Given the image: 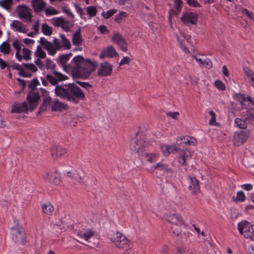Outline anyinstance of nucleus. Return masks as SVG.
I'll return each mask as SVG.
<instances>
[{"instance_id":"nucleus-3","label":"nucleus","mask_w":254,"mask_h":254,"mask_svg":"<svg viewBox=\"0 0 254 254\" xmlns=\"http://www.w3.org/2000/svg\"><path fill=\"white\" fill-rule=\"evenodd\" d=\"M74 66L72 68V74L75 77L87 78L95 70L98 64L89 59H84L82 56L75 57L72 61Z\"/></svg>"},{"instance_id":"nucleus-24","label":"nucleus","mask_w":254,"mask_h":254,"mask_svg":"<svg viewBox=\"0 0 254 254\" xmlns=\"http://www.w3.org/2000/svg\"><path fill=\"white\" fill-rule=\"evenodd\" d=\"M190 185L189 186V189L193 194H197L200 191L199 182L194 177L190 176Z\"/></svg>"},{"instance_id":"nucleus-57","label":"nucleus","mask_w":254,"mask_h":254,"mask_svg":"<svg viewBox=\"0 0 254 254\" xmlns=\"http://www.w3.org/2000/svg\"><path fill=\"white\" fill-rule=\"evenodd\" d=\"M244 72L246 75L250 78V80L254 78V72L248 67L244 68Z\"/></svg>"},{"instance_id":"nucleus-12","label":"nucleus","mask_w":254,"mask_h":254,"mask_svg":"<svg viewBox=\"0 0 254 254\" xmlns=\"http://www.w3.org/2000/svg\"><path fill=\"white\" fill-rule=\"evenodd\" d=\"M53 74V75L47 74L46 75V79L54 86H58L57 84L59 82L64 81L67 79V77L66 75L58 71H54Z\"/></svg>"},{"instance_id":"nucleus-59","label":"nucleus","mask_w":254,"mask_h":254,"mask_svg":"<svg viewBox=\"0 0 254 254\" xmlns=\"http://www.w3.org/2000/svg\"><path fill=\"white\" fill-rule=\"evenodd\" d=\"M65 31L68 32L71 29V26L69 25V22L64 19V22H63L61 26Z\"/></svg>"},{"instance_id":"nucleus-11","label":"nucleus","mask_w":254,"mask_h":254,"mask_svg":"<svg viewBox=\"0 0 254 254\" xmlns=\"http://www.w3.org/2000/svg\"><path fill=\"white\" fill-rule=\"evenodd\" d=\"M112 71V64L107 62H105L99 64L97 74L99 76L106 77L111 75Z\"/></svg>"},{"instance_id":"nucleus-40","label":"nucleus","mask_w":254,"mask_h":254,"mask_svg":"<svg viewBox=\"0 0 254 254\" xmlns=\"http://www.w3.org/2000/svg\"><path fill=\"white\" fill-rule=\"evenodd\" d=\"M0 51L4 55L8 54L10 51V45L6 42H3L0 46Z\"/></svg>"},{"instance_id":"nucleus-9","label":"nucleus","mask_w":254,"mask_h":254,"mask_svg":"<svg viewBox=\"0 0 254 254\" xmlns=\"http://www.w3.org/2000/svg\"><path fill=\"white\" fill-rule=\"evenodd\" d=\"M18 17L23 22L31 23L32 21L33 15L32 10L25 5H19L16 10Z\"/></svg>"},{"instance_id":"nucleus-64","label":"nucleus","mask_w":254,"mask_h":254,"mask_svg":"<svg viewBox=\"0 0 254 254\" xmlns=\"http://www.w3.org/2000/svg\"><path fill=\"white\" fill-rule=\"evenodd\" d=\"M53 45L55 48H56L57 51L60 50L62 48V46L60 44V43L58 39L55 38L53 40Z\"/></svg>"},{"instance_id":"nucleus-50","label":"nucleus","mask_w":254,"mask_h":254,"mask_svg":"<svg viewBox=\"0 0 254 254\" xmlns=\"http://www.w3.org/2000/svg\"><path fill=\"white\" fill-rule=\"evenodd\" d=\"M112 41L118 44L122 40H123L124 38L123 37V36L118 33H116L114 34V35L112 36Z\"/></svg>"},{"instance_id":"nucleus-39","label":"nucleus","mask_w":254,"mask_h":254,"mask_svg":"<svg viewBox=\"0 0 254 254\" xmlns=\"http://www.w3.org/2000/svg\"><path fill=\"white\" fill-rule=\"evenodd\" d=\"M42 32L46 36H51L53 33V28L47 23H44L42 25Z\"/></svg>"},{"instance_id":"nucleus-46","label":"nucleus","mask_w":254,"mask_h":254,"mask_svg":"<svg viewBox=\"0 0 254 254\" xmlns=\"http://www.w3.org/2000/svg\"><path fill=\"white\" fill-rule=\"evenodd\" d=\"M47 16L56 15L59 13V11L53 7H45L44 10Z\"/></svg>"},{"instance_id":"nucleus-38","label":"nucleus","mask_w":254,"mask_h":254,"mask_svg":"<svg viewBox=\"0 0 254 254\" xmlns=\"http://www.w3.org/2000/svg\"><path fill=\"white\" fill-rule=\"evenodd\" d=\"M195 59L200 65L204 66L205 67L210 69L212 67V64L209 59H205L203 61L201 59L195 57Z\"/></svg>"},{"instance_id":"nucleus-47","label":"nucleus","mask_w":254,"mask_h":254,"mask_svg":"<svg viewBox=\"0 0 254 254\" xmlns=\"http://www.w3.org/2000/svg\"><path fill=\"white\" fill-rule=\"evenodd\" d=\"M234 98L240 103L241 105V108L239 109L240 110L243 107L244 103L246 101V99L244 97V95L241 94H236L234 96Z\"/></svg>"},{"instance_id":"nucleus-25","label":"nucleus","mask_w":254,"mask_h":254,"mask_svg":"<svg viewBox=\"0 0 254 254\" xmlns=\"http://www.w3.org/2000/svg\"><path fill=\"white\" fill-rule=\"evenodd\" d=\"M66 153V149L60 146L54 145L51 149V154L55 159L61 158Z\"/></svg>"},{"instance_id":"nucleus-49","label":"nucleus","mask_w":254,"mask_h":254,"mask_svg":"<svg viewBox=\"0 0 254 254\" xmlns=\"http://www.w3.org/2000/svg\"><path fill=\"white\" fill-rule=\"evenodd\" d=\"M12 0H0V5L6 9H9L12 4Z\"/></svg>"},{"instance_id":"nucleus-30","label":"nucleus","mask_w":254,"mask_h":254,"mask_svg":"<svg viewBox=\"0 0 254 254\" xmlns=\"http://www.w3.org/2000/svg\"><path fill=\"white\" fill-rule=\"evenodd\" d=\"M94 232L91 229L86 230H81L78 232L77 235L80 238H83L86 241H88L94 235Z\"/></svg>"},{"instance_id":"nucleus-48","label":"nucleus","mask_w":254,"mask_h":254,"mask_svg":"<svg viewBox=\"0 0 254 254\" xmlns=\"http://www.w3.org/2000/svg\"><path fill=\"white\" fill-rule=\"evenodd\" d=\"M23 56H22V59H24L26 61L30 60L31 58V51L27 48H23L22 50Z\"/></svg>"},{"instance_id":"nucleus-19","label":"nucleus","mask_w":254,"mask_h":254,"mask_svg":"<svg viewBox=\"0 0 254 254\" xmlns=\"http://www.w3.org/2000/svg\"><path fill=\"white\" fill-rule=\"evenodd\" d=\"M46 181L54 185H58L61 182L60 174L57 172H49L45 177Z\"/></svg>"},{"instance_id":"nucleus-6","label":"nucleus","mask_w":254,"mask_h":254,"mask_svg":"<svg viewBox=\"0 0 254 254\" xmlns=\"http://www.w3.org/2000/svg\"><path fill=\"white\" fill-rule=\"evenodd\" d=\"M13 225L10 227L12 239L17 244H23L25 239V233L18 220H13Z\"/></svg>"},{"instance_id":"nucleus-56","label":"nucleus","mask_w":254,"mask_h":254,"mask_svg":"<svg viewBox=\"0 0 254 254\" xmlns=\"http://www.w3.org/2000/svg\"><path fill=\"white\" fill-rule=\"evenodd\" d=\"M118 45L120 47L122 50L124 52H127V42L126 40L124 39Z\"/></svg>"},{"instance_id":"nucleus-23","label":"nucleus","mask_w":254,"mask_h":254,"mask_svg":"<svg viewBox=\"0 0 254 254\" xmlns=\"http://www.w3.org/2000/svg\"><path fill=\"white\" fill-rule=\"evenodd\" d=\"M151 169L152 171L158 170L160 171L168 173H173V170L170 168L169 165L165 163L163 161H161L152 166Z\"/></svg>"},{"instance_id":"nucleus-55","label":"nucleus","mask_w":254,"mask_h":254,"mask_svg":"<svg viewBox=\"0 0 254 254\" xmlns=\"http://www.w3.org/2000/svg\"><path fill=\"white\" fill-rule=\"evenodd\" d=\"M23 66L30 70L32 72H36L37 70V67L33 64H23Z\"/></svg>"},{"instance_id":"nucleus-13","label":"nucleus","mask_w":254,"mask_h":254,"mask_svg":"<svg viewBox=\"0 0 254 254\" xmlns=\"http://www.w3.org/2000/svg\"><path fill=\"white\" fill-rule=\"evenodd\" d=\"M140 160L143 162L153 163L159 158V154L156 152L149 153L145 150L138 154Z\"/></svg>"},{"instance_id":"nucleus-26","label":"nucleus","mask_w":254,"mask_h":254,"mask_svg":"<svg viewBox=\"0 0 254 254\" xmlns=\"http://www.w3.org/2000/svg\"><path fill=\"white\" fill-rule=\"evenodd\" d=\"M68 108V105L64 102L55 99L52 102L51 110L52 111H62L66 110Z\"/></svg>"},{"instance_id":"nucleus-63","label":"nucleus","mask_w":254,"mask_h":254,"mask_svg":"<svg viewBox=\"0 0 254 254\" xmlns=\"http://www.w3.org/2000/svg\"><path fill=\"white\" fill-rule=\"evenodd\" d=\"M46 62H47V65H46L47 68H48V69L50 68V69H54L55 68V67H56V65L53 61H52L50 59H47Z\"/></svg>"},{"instance_id":"nucleus-42","label":"nucleus","mask_w":254,"mask_h":254,"mask_svg":"<svg viewBox=\"0 0 254 254\" xmlns=\"http://www.w3.org/2000/svg\"><path fill=\"white\" fill-rule=\"evenodd\" d=\"M35 56L38 59H44L46 57V54L40 46H38L35 52Z\"/></svg>"},{"instance_id":"nucleus-32","label":"nucleus","mask_w":254,"mask_h":254,"mask_svg":"<svg viewBox=\"0 0 254 254\" xmlns=\"http://www.w3.org/2000/svg\"><path fill=\"white\" fill-rule=\"evenodd\" d=\"M72 41L73 44L74 45H81L82 41V39L80 29H78L74 33L72 37Z\"/></svg>"},{"instance_id":"nucleus-20","label":"nucleus","mask_w":254,"mask_h":254,"mask_svg":"<svg viewBox=\"0 0 254 254\" xmlns=\"http://www.w3.org/2000/svg\"><path fill=\"white\" fill-rule=\"evenodd\" d=\"M11 28L15 32L26 33L28 31L27 25L19 20H13L10 24Z\"/></svg>"},{"instance_id":"nucleus-27","label":"nucleus","mask_w":254,"mask_h":254,"mask_svg":"<svg viewBox=\"0 0 254 254\" xmlns=\"http://www.w3.org/2000/svg\"><path fill=\"white\" fill-rule=\"evenodd\" d=\"M166 220L171 225H182L184 224L182 217L180 215L176 214H172L168 215Z\"/></svg>"},{"instance_id":"nucleus-21","label":"nucleus","mask_w":254,"mask_h":254,"mask_svg":"<svg viewBox=\"0 0 254 254\" xmlns=\"http://www.w3.org/2000/svg\"><path fill=\"white\" fill-rule=\"evenodd\" d=\"M161 150L163 155L167 157L171 153H176L179 151V147L176 144H163L161 146Z\"/></svg>"},{"instance_id":"nucleus-53","label":"nucleus","mask_w":254,"mask_h":254,"mask_svg":"<svg viewBox=\"0 0 254 254\" xmlns=\"http://www.w3.org/2000/svg\"><path fill=\"white\" fill-rule=\"evenodd\" d=\"M12 67L15 69H16L17 70H19V73L21 75H23V76H28V75H26L24 72V70H23V69L22 68V66L21 65L19 64H13L12 65Z\"/></svg>"},{"instance_id":"nucleus-44","label":"nucleus","mask_w":254,"mask_h":254,"mask_svg":"<svg viewBox=\"0 0 254 254\" xmlns=\"http://www.w3.org/2000/svg\"><path fill=\"white\" fill-rule=\"evenodd\" d=\"M86 11L87 14L90 17V18L94 17L96 15L97 10L96 7L94 6H88L86 8Z\"/></svg>"},{"instance_id":"nucleus-16","label":"nucleus","mask_w":254,"mask_h":254,"mask_svg":"<svg viewBox=\"0 0 254 254\" xmlns=\"http://www.w3.org/2000/svg\"><path fill=\"white\" fill-rule=\"evenodd\" d=\"M181 20L185 24H195L198 20L197 14L194 12H186L183 14Z\"/></svg>"},{"instance_id":"nucleus-60","label":"nucleus","mask_w":254,"mask_h":254,"mask_svg":"<svg viewBox=\"0 0 254 254\" xmlns=\"http://www.w3.org/2000/svg\"><path fill=\"white\" fill-rule=\"evenodd\" d=\"M215 86L221 90H224L225 89V86L223 83L220 80H217L215 82Z\"/></svg>"},{"instance_id":"nucleus-58","label":"nucleus","mask_w":254,"mask_h":254,"mask_svg":"<svg viewBox=\"0 0 254 254\" xmlns=\"http://www.w3.org/2000/svg\"><path fill=\"white\" fill-rule=\"evenodd\" d=\"M209 114V115L211 117V118L209 122V124L210 125H213L216 122L215 113L213 111H210Z\"/></svg>"},{"instance_id":"nucleus-15","label":"nucleus","mask_w":254,"mask_h":254,"mask_svg":"<svg viewBox=\"0 0 254 254\" xmlns=\"http://www.w3.org/2000/svg\"><path fill=\"white\" fill-rule=\"evenodd\" d=\"M192 152L188 149L181 150L178 157V163L182 166H186L187 162L191 158Z\"/></svg>"},{"instance_id":"nucleus-29","label":"nucleus","mask_w":254,"mask_h":254,"mask_svg":"<svg viewBox=\"0 0 254 254\" xmlns=\"http://www.w3.org/2000/svg\"><path fill=\"white\" fill-rule=\"evenodd\" d=\"M71 56L72 54L70 53L68 54L63 55L60 57V63L64 70L65 71H67L69 67V65L67 64V62Z\"/></svg>"},{"instance_id":"nucleus-2","label":"nucleus","mask_w":254,"mask_h":254,"mask_svg":"<svg viewBox=\"0 0 254 254\" xmlns=\"http://www.w3.org/2000/svg\"><path fill=\"white\" fill-rule=\"evenodd\" d=\"M74 66L72 68V74L75 77L87 78L95 70L98 64L89 59H84L82 56L75 57L72 61Z\"/></svg>"},{"instance_id":"nucleus-35","label":"nucleus","mask_w":254,"mask_h":254,"mask_svg":"<svg viewBox=\"0 0 254 254\" xmlns=\"http://www.w3.org/2000/svg\"><path fill=\"white\" fill-rule=\"evenodd\" d=\"M74 180L77 181L79 183H84L85 178L86 177V173L82 169L79 170L75 172Z\"/></svg>"},{"instance_id":"nucleus-10","label":"nucleus","mask_w":254,"mask_h":254,"mask_svg":"<svg viewBox=\"0 0 254 254\" xmlns=\"http://www.w3.org/2000/svg\"><path fill=\"white\" fill-rule=\"evenodd\" d=\"M30 102H24L22 103H16L12 107L11 112L12 113H27L33 111L37 107L32 108Z\"/></svg>"},{"instance_id":"nucleus-51","label":"nucleus","mask_w":254,"mask_h":254,"mask_svg":"<svg viewBox=\"0 0 254 254\" xmlns=\"http://www.w3.org/2000/svg\"><path fill=\"white\" fill-rule=\"evenodd\" d=\"M64 19L62 17L54 18L53 19V24L56 27H61L62 23L64 22Z\"/></svg>"},{"instance_id":"nucleus-18","label":"nucleus","mask_w":254,"mask_h":254,"mask_svg":"<svg viewBox=\"0 0 254 254\" xmlns=\"http://www.w3.org/2000/svg\"><path fill=\"white\" fill-rule=\"evenodd\" d=\"M40 43L47 51L50 55L54 56L56 54V48H55L53 43L48 41L45 38L41 37L40 40Z\"/></svg>"},{"instance_id":"nucleus-28","label":"nucleus","mask_w":254,"mask_h":254,"mask_svg":"<svg viewBox=\"0 0 254 254\" xmlns=\"http://www.w3.org/2000/svg\"><path fill=\"white\" fill-rule=\"evenodd\" d=\"M196 143V140L190 136H185L178 138L177 139V143L178 145H194Z\"/></svg>"},{"instance_id":"nucleus-1","label":"nucleus","mask_w":254,"mask_h":254,"mask_svg":"<svg viewBox=\"0 0 254 254\" xmlns=\"http://www.w3.org/2000/svg\"><path fill=\"white\" fill-rule=\"evenodd\" d=\"M55 93L56 96L62 99L76 104L84 100L85 97L84 92L74 83L56 86Z\"/></svg>"},{"instance_id":"nucleus-54","label":"nucleus","mask_w":254,"mask_h":254,"mask_svg":"<svg viewBox=\"0 0 254 254\" xmlns=\"http://www.w3.org/2000/svg\"><path fill=\"white\" fill-rule=\"evenodd\" d=\"M127 16V14L125 12H121L118 15H116L115 18V21L116 22L120 23L123 17Z\"/></svg>"},{"instance_id":"nucleus-34","label":"nucleus","mask_w":254,"mask_h":254,"mask_svg":"<svg viewBox=\"0 0 254 254\" xmlns=\"http://www.w3.org/2000/svg\"><path fill=\"white\" fill-rule=\"evenodd\" d=\"M13 47L16 50L15 53V57L19 62L22 61V56L20 54V51L21 50V44L18 40H15L12 43Z\"/></svg>"},{"instance_id":"nucleus-36","label":"nucleus","mask_w":254,"mask_h":254,"mask_svg":"<svg viewBox=\"0 0 254 254\" xmlns=\"http://www.w3.org/2000/svg\"><path fill=\"white\" fill-rule=\"evenodd\" d=\"M177 38L179 45L181 44H184L185 40H188L190 38V35H186L185 33L182 31H180L177 35Z\"/></svg>"},{"instance_id":"nucleus-31","label":"nucleus","mask_w":254,"mask_h":254,"mask_svg":"<svg viewBox=\"0 0 254 254\" xmlns=\"http://www.w3.org/2000/svg\"><path fill=\"white\" fill-rule=\"evenodd\" d=\"M43 98V103L39 110V112H43L46 110L47 107L50 106L52 107L53 102L52 98L49 95L46 96Z\"/></svg>"},{"instance_id":"nucleus-7","label":"nucleus","mask_w":254,"mask_h":254,"mask_svg":"<svg viewBox=\"0 0 254 254\" xmlns=\"http://www.w3.org/2000/svg\"><path fill=\"white\" fill-rule=\"evenodd\" d=\"M111 241L117 248L123 251L130 250L132 247L130 242L120 232L114 234L112 237Z\"/></svg>"},{"instance_id":"nucleus-33","label":"nucleus","mask_w":254,"mask_h":254,"mask_svg":"<svg viewBox=\"0 0 254 254\" xmlns=\"http://www.w3.org/2000/svg\"><path fill=\"white\" fill-rule=\"evenodd\" d=\"M42 208L43 212L49 215H51L55 210L54 206L50 202L43 204Z\"/></svg>"},{"instance_id":"nucleus-45","label":"nucleus","mask_w":254,"mask_h":254,"mask_svg":"<svg viewBox=\"0 0 254 254\" xmlns=\"http://www.w3.org/2000/svg\"><path fill=\"white\" fill-rule=\"evenodd\" d=\"M117 9H111L108 10L106 12H103L101 13V15L104 19H107L112 17L114 14H115L117 12Z\"/></svg>"},{"instance_id":"nucleus-4","label":"nucleus","mask_w":254,"mask_h":254,"mask_svg":"<svg viewBox=\"0 0 254 254\" xmlns=\"http://www.w3.org/2000/svg\"><path fill=\"white\" fill-rule=\"evenodd\" d=\"M153 141L146 139L145 135L142 132H137L134 137L131 140L130 144L132 151L138 154L142 153L146 148L152 144Z\"/></svg>"},{"instance_id":"nucleus-14","label":"nucleus","mask_w":254,"mask_h":254,"mask_svg":"<svg viewBox=\"0 0 254 254\" xmlns=\"http://www.w3.org/2000/svg\"><path fill=\"white\" fill-rule=\"evenodd\" d=\"M249 132L247 130L236 132L234 135L233 144L235 146H240L244 143L248 137Z\"/></svg>"},{"instance_id":"nucleus-5","label":"nucleus","mask_w":254,"mask_h":254,"mask_svg":"<svg viewBox=\"0 0 254 254\" xmlns=\"http://www.w3.org/2000/svg\"><path fill=\"white\" fill-rule=\"evenodd\" d=\"M38 83L39 81L37 79L34 78L28 85L30 91L27 96V100L30 102L32 108L38 106V101L40 97L38 89L36 88Z\"/></svg>"},{"instance_id":"nucleus-22","label":"nucleus","mask_w":254,"mask_h":254,"mask_svg":"<svg viewBox=\"0 0 254 254\" xmlns=\"http://www.w3.org/2000/svg\"><path fill=\"white\" fill-rule=\"evenodd\" d=\"M31 6L36 14H39L44 10L46 2L44 0H31Z\"/></svg>"},{"instance_id":"nucleus-37","label":"nucleus","mask_w":254,"mask_h":254,"mask_svg":"<svg viewBox=\"0 0 254 254\" xmlns=\"http://www.w3.org/2000/svg\"><path fill=\"white\" fill-rule=\"evenodd\" d=\"M60 37L61 39L62 48H64L65 49H70L71 48V45L69 41L65 37L64 35L61 34Z\"/></svg>"},{"instance_id":"nucleus-8","label":"nucleus","mask_w":254,"mask_h":254,"mask_svg":"<svg viewBox=\"0 0 254 254\" xmlns=\"http://www.w3.org/2000/svg\"><path fill=\"white\" fill-rule=\"evenodd\" d=\"M238 229L240 234L245 238L252 240L254 237V225H251L246 221H242L238 224Z\"/></svg>"},{"instance_id":"nucleus-41","label":"nucleus","mask_w":254,"mask_h":254,"mask_svg":"<svg viewBox=\"0 0 254 254\" xmlns=\"http://www.w3.org/2000/svg\"><path fill=\"white\" fill-rule=\"evenodd\" d=\"M182 225H171L170 229L173 235L175 236H178L182 232L181 226Z\"/></svg>"},{"instance_id":"nucleus-62","label":"nucleus","mask_w":254,"mask_h":254,"mask_svg":"<svg viewBox=\"0 0 254 254\" xmlns=\"http://www.w3.org/2000/svg\"><path fill=\"white\" fill-rule=\"evenodd\" d=\"M131 60L128 57H125L121 60L119 64L120 65H123L126 64H129L131 62Z\"/></svg>"},{"instance_id":"nucleus-17","label":"nucleus","mask_w":254,"mask_h":254,"mask_svg":"<svg viewBox=\"0 0 254 254\" xmlns=\"http://www.w3.org/2000/svg\"><path fill=\"white\" fill-rule=\"evenodd\" d=\"M118 56V54L115 49L112 46H109L102 50L99 58L101 59H104L106 58H113Z\"/></svg>"},{"instance_id":"nucleus-43","label":"nucleus","mask_w":254,"mask_h":254,"mask_svg":"<svg viewBox=\"0 0 254 254\" xmlns=\"http://www.w3.org/2000/svg\"><path fill=\"white\" fill-rule=\"evenodd\" d=\"M235 124L237 127L242 129H246L247 127L246 122L240 118H236L235 119Z\"/></svg>"},{"instance_id":"nucleus-61","label":"nucleus","mask_w":254,"mask_h":254,"mask_svg":"<svg viewBox=\"0 0 254 254\" xmlns=\"http://www.w3.org/2000/svg\"><path fill=\"white\" fill-rule=\"evenodd\" d=\"M166 115L168 117H171V118L173 119L177 120L178 118V117L179 116V113L178 112H167Z\"/></svg>"},{"instance_id":"nucleus-52","label":"nucleus","mask_w":254,"mask_h":254,"mask_svg":"<svg viewBox=\"0 0 254 254\" xmlns=\"http://www.w3.org/2000/svg\"><path fill=\"white\" fill-rule=\"evenodd\" d=\"M246 199V196L243 191H239L237 193V197L235 201L239 202H243Z\"/></svg>"}]
</instances>
